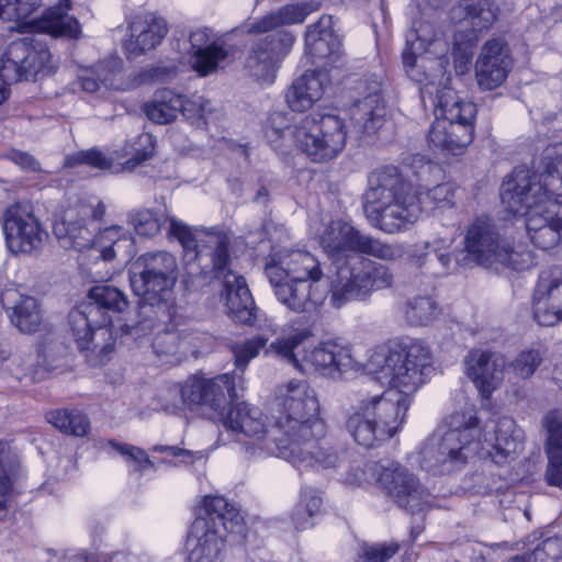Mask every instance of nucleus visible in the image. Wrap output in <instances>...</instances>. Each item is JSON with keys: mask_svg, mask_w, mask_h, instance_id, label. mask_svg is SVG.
Listing matches in <instances>:
<instances>
[{"mask_svg": "<svg viewBox=\"0 0 562 562\" xmlns=\"http://www.w3.org/2000/svg\"><path fill=\"white\" fill-rule=\"evenodd\" d=\"M305 359L316 370L335 369L344 372L356 367L350 348L336 340L318 344L306 353Z\"/></svg>", "mask_w": 562, "mask_h": 562, "instance_id": "72a5a7b5", "label": "nucleus"}, {"mask_svg": "<svg viewBox=\"0 0 562 562\" xmlns=\"http://www.w3.org/2000/svg\"><path fill=\"white\" fill-rule=\"evenodd\" d=\"M562 542L558 538H547L538 544L532 553L528 555H517L508 562H554L551 555L561 551Z\"/></svg>", "mask_w": 562, "mask_h": 562, "instance_id": "603ef678", "label": "nucleus"}, {"mask_svg": "<svg viewBox=\"0 0 562 562\" xmlns=\"http://www.w3.org/2000/svg\"><path fill=\"white\" fill-rule=\"evenodd\" d=\"M109 445L120 454L127 457L128 459L138 463L139 470H145L153 467V462L144 449L132 445L120 443L114 440L109 441Z\"/></svg>", "mask_w": 562, "mask_h": 562, "instance_id": "5fc2aeb1", "label": "nucleus"}, {"mask_svg": "<svg viewBox=\"0 0 562 562\" xmlns=\"http://www.w3.org/2000/svg\"><path fill=\"white\" fill-rule=\"evenodd\" d=\"M245 387V379L235 371L206 379L189 376L179 389L182 402L187 405L205 406L220 413L228 401L236 400Z\"/></svg>", "mask_w": 562, "mask_h": 562, "instance_id": "2eb2a0df", "label": "nucleus"}, {"mask_svg": "<svg viewBox=\"0 0 562 562\" xmlns=\"http://www.w3.org/2000/svg\"><path fill=\"white\" fill-rule=\"evenodd\" d=\"M295 41L289 31H281L260 40L246 60L249 75L262 82L271 83L279 63L289 54Z\"/></svg>", "mask_w": 562, "mask_h": 562, "instance_id": "412c9836", "label": "nucleus"}, {"mask_svg": "<svg viewBox=\"0 0 562 562\" xmlns=\"http://www.w3.org/2000/svg\"><path fill=\"white\" fill-rule=\"evenodd\" d=\"M168 235L177 239L186 250H194L200 261L205 254L213 278L223 279L222 297L228 313L236 322L251 325L256 319L255 302L244 277L236 274L231 268L228 234L209 229L196 236L184 223L170 218Z\"/></svg>", "mask_w": 562, "mask_h": 562, "instance_id": "423d86ee", "label": "nucleus"}, {"mask_svg": "<svg viewBox=\"0 0 562 562\" xmlns=\"http://www.w3.org/2000/svg\"><path fill=\"white\" fill-rule=\"evenodd\" d=\"M187 538V562H223L226 532H241L239 510L222 496H205Z\"/></svg>", "mask_w": 562, "mask_h": 562, "instance_id": "9d476101", "label": "nucleus"}, {"mask_svg": "<svg viewBox=\"0 0 562 562\" xmlns=\"http://www.w3.org/2000/svg\"><path fill=\"white\" fill-rule=\"evenodd\" d=\"M426 303H427V305L429 306V308H430L431 311H435V310L437 308L436 303H435V301H434V300H431V299H427V300H426Z\"/></svg>", "mask_w": 562, "mask_h": 562, "instance_id": "774afa93", "label": "nucleus"}, {"mask_svg": "<svg viewBox=\"0 0 562 562\" xmlns=\"http://www.w3.org/2000/svg\"><path fill=\"white\" fill-rule=\"evenodd\" d=\"M514 67L507 43L502 38L486 41L475 61V79L482 90L502 86Z\"/></svg>", "mask_w": 562, "mask_h": 562, "instance_id": "5701e85b", "label": "nucleus"}, {"mask_svg": "<svg viewBox=\"0 0 562 562\" xmlns=\"http://www.w3.org/2000/svg\"><path fill=\"white\" fill-rule=\"evenodd\" d=\"M80 87L82 90L87 92H95L100 87V81L106 82L109 81V77L104 76L102 79L98 80L95 78H92L90 76H82L80 77Z\"/></svg>", "mask_w": 562, "mask_h": 562, "instance_id": "e2e57ef3", "label": "nucleus"}, {"mask_svg": "<svg viewBox=\"0 0 562 562\" xmlns=\"http://www.w3.org/2000/svg\"><path fill=\"white\" fill-rule=\"evenodd\" d=\"M127 239L122 238V229L120 227H106L103 231L94 234V240L90 247L91 257L95 259L94 267H99V259L102 261H110L115 258L116 249L121 243H126Z\"/></svg>", "mask_w": 562, "mask_h": 562, "instance_id": "58836bf2", "label": "nucleus"}, {"mask_svg": "<svg viewBox=\"0 0 562 562\" xmlns=\"http://www.w3.org/2000/svg\"><path fill=\"white\" fill-rule=\"evenodd\" d=\"M50 59L49 50L34 46L29 38L11 42L5 52L4 60L0 59V104L9 97L10 80H31L44 72Z\"/></svg>", "mask_w": 562, "mask_h": 562, "instance_id": "dca6fc26", "label": "nucleus"}, {"mask_svg": "<svg viewBox=\"0 0 562 562\" xmlns=\"http://www.w3.org/2000/svg\"><path fill=\"white\" fill-rule=\"evenodd\" d=\"M325 254L336 263L351 256L367 255L384 261H396L405 251L400 244H387L370 235L362 234L342 220L331 221L319 236Z\"/></svg>", "mask_w": 562, "mask_h": 562, "instance_id": "f8f14e48", "label": "nucleus"}, {"mask_svg": "<svg viewBox=\"0 0 562 562\" xmlns=\"http://www.w3.org/2000/svg\"><path fill=\"white\" fill-rule=\"evenodd\" d=\"M465 374L480 394L488 398L503 381L505 361L490 351L473 349L464 359Z\"/></svg>", "mask_w": 562, "mask_h": 562, "instance_id": "a878e982", "label": "nucleus"}, {"mask_svg": "<svg viewBox=\"0 0 562 562\" xmlns=\"http://www.w3.org/2000/svg\"><path fill=\"white\" fill-rule=\"evenodd\" d=\"M3 231L9 250L15 255L37 252L48 239V233L34 215L32 206L23 203H14L7 209Z\"/></svg>", "mask_w": 562, "mask_h": 562, "instance_id": "f3484780", "label": "nucleus"}, {"mask_svg": "<svg viewBox=\"0 0 562 562\" xmlns=\"http://www.w3.org/2000/svg\"><path fill=\"white\" fill-rule=\"evenodd\" d=\"M541 165V173L516 168L501 199L509 213L525 216L531 243L547 250L562 244V140L543 149Z\"/></svg>", "mask_w": 562, "mask_h": 562, "instance_id": "f03ea898", "label": "nucleus"}, {"mask_svg": "<svg viewBox=\"0 0 562 562\" xmlns=\"http://www.w3.org/2000/svg\"><path fill=\"white\" fill-rule=\"evenodd\" d=\"M322 498L312 490H305L301 495L300 504L292 516L297 530L307 529L313 526L312 518L318 513Z\"/></svg>", "mask_w": 562, "mask_h": 562, "instance_id": "49530a36", "label": "nucleus"}, {"mask_svg": "<svg viewBox=\"0 0 562 562\" xmlns=\"http://www.w3.org/2000/svg\"><path fill=\"white\" fill-rule=\"evenodd\" d=\"M221 422L226 430L234 434H243L256 440L265 439L268 436L269 440L273 442L272 428L268 429L267 417L260 408L248 403L240 402L232 406L222 416Z\"/></svg>", "mask_w": 562, "mask_h": 562, "instance_id": "c756f323", "label": "nucleus"}, {"mask_svg": "<svg viewBox=\"0 0 562 562\" xmlns=\"http://www.w3.org/2000/svg\"><path fill=\"white\" fill-rule=\"evenodd\" d=\"M9 461L10 453L7 449V445L0 442V520L8 515L10 497L13 488Z\"/></svg>", "mask_w": 562, "mask_h": 562, "instance_id": "8fccbe9b", "label": "nucleus"}, {"mask_svg": "<svg viewBox=\"0 0 562 562\" xmlns=\"http://www.w3.org/2000/svg\"><path fill=\"white\" fill-rule=\"evenodd\" d=\"M190 64L199 76L205 77L217 70L227 57L224 45L215 38L209 27H198L190 32Z\"/></svg>", "mask_w": 562, "mask_h": 562, "instance_id": "bb28decb", "label": "nucleus"}, {"mask_svg": "<svg viewBox=\"0 0 562 562\" xmlns=\"http://www.w3.org/2000/svg\"><path fill=\"white\" fill-rule=\"evenodd\" d=\"M502 244L501 234L490 216H479L468 226L465 250L480 266L493 267V260Z\"/></svg>", "mask_w": 562, "mask_h": 562, "instance_id": "393cba45", "label": "nucleus"}, {"mask_svg": "<svg viewBox=\"0 0 562 562\" xmlns=\"http://www.w3.org/2000/svg\"><path fill=\"white\" fill-rule=\"evenodd\" d=\"M79 165H87L91 168L108 170L112 168L113 158L108 157L99 149L79 150L70 154L64 159V167L74 168Z\"/></svg>", "mask_w": 562, "mask_h": 562, "instance_id": "09e8293b", "label": "nucleus"}, {"mask_svg": "<svg viewBox=\"0 0 562 562\" xmlns=\"http://www.w3.org/2000/svg\"><path fill=\"white\" fill-rule=\"evenodd\" d=\"M495 257L496 258L495 260H493L492 267L494 269L503 267L516 271H524L529 269L535 263L532 251H530L524 245L510 247L507 244L503 243L499 249L497 250Z\"/></svg>", "mask_w": 562, "mask_h": 562, "instance_id": "ea45409f", "label": "nucleus"}, {"mask_svg": "<svg viewBox=\"0 0 562 562\" xmlns=\"http://www.w3.org/2000/svg\"><path fill=\"white\" fill-rule=\"evenodd\" d=\"M401 315L408 326H419L422 324V296L419 293L413 294L407 289L401 304Z\"/></svg>", "mask_w": 562, "mask_h": 562, "instance_id": "864d4df0", "label": "nucleus"}, {"mask_svg": "<svg viewBox=\"0 0 562 562\" xmlns=\"http://www.w3.org/2000/svg\"><path fill=\"white\" fill-rule=\"evenodd\" d=\"M11 357V347L4 341L0 340V366L8 361Z\"/></svg>", "mask_w": 562, "mask_h": 562, "instance_id": "0e129e2a", "label": "nucleus"}, {"mask_svg": "<svg viewBox=\"0 0 562 562\" xmlns=\"http://www.w3.org/2000/svg\"><path fill=\"white\" fill-rule=\"evenodd\" d=\"M169 217L162 211L144 209L130 215V222L135 233L143 237H154L161 231L162 225L169 222Z\"/></svg>", "mask_w": 562, "mask_h": 562, "instance_id": "79ce46f5", "label": "nucleus"}, {"mask_svg": "<svg viewBox=\"0 0 562 562\" xmlns=\"http://www.w3.org/2000/svg\"><path fill=\"white\" fill-rule=\"evenodd\" d=\"M393 284V273L381 263L362 255L351 256L337 265V279L333 284L330 304L340 308L351 300L363 299L371 292Z\"/></svg>", "mask_w": 562, "mask_h": 562, "instance_id": "ddd939ff", "label": "nucleus"}, {"mask_svg": "<svg viewBox=\"0 0 562 562\" xmlns=\"http://www.w3.org/2000/svg\"><path fill=\"white\" fill-rule=\"evenodd\" d=\"M88 299L89 301L85 302L87 305H94L101 314L110 319V311L123 312L128 305L125 294L117 288L108 284L92 286L88 292Z\"/></svg>", "mask_w": 562, "mask_h": 562, "instance_id": "4c0bfd02", "label": "nucleus"}, {"mask_svg": "<svg viewBox=\"0 0 562 562\" xmlns=\"http://www.w3.org/2000/svg\"><path fill=\"white\" fill-rule=\"evenodd\" d=\"M422 50V38L416 27L406 33V46L402 53L403 66L407 77L419 83L422 79V69L417 65L418 55Z\"/></svg>", "mask_w": 562, "mask_h": 562, "instance_id": "a18cd8bd", "label": "nucleus"}, {"mask_svg": "<svg viewBox=\"0 0 562 562\" xmlns=\"http://www.w3.org/2000/svg\"><path fill=\"white\" fill-rule=\"evenodd\" d=\"M70 0H60L58 5L50 8L44 19V29L54 36L79 38L81 27L79 22L67 14Z\"/></svg>", "mask_w": 562, "mask_h": 562, "instance_id": "c9c22d12", "label": "nucleus"}, {"mask_svg": "<svg viewBox=\"0 0 562 562\" xmlns=\"http://www.w3.org/2000/svg\"><path fill=\"white\" fill-rule=\"evenodd\" d=\"M265 136L276 150H283L291 140L310 160L327 162L345 148L347 130L344 120L330 113L308 114L291 126L283 114L274 113L268 119Z\"/></svg>", "mask_w": 562, "mask_h": 562, "instance_id": "6e6552de", "label": "nucleus"}, {"mask_svg": "<svg viewBox=\"0 0 562 562\" xmlns=\"http://www.w3.org/2000/svg\"><path fill=\"white\" fill-rule=\"evenodd\" d=\"M341 43L333 30L330 15H323L315 24L306 27L305 50L316 60L327 59L334 63L340 55Z\"/></svg>", "mask_w": 562, "mask_h": 562, "instance_id": "2f4dec72", "label": "nucleus"}, {"mask_svg": "<svg viewBox=\"0 0 562 562\" xmlns=\"http://www.w3.org/2000/svg\"><path fill=\"white\" fill-rule=\"evenodd\" d=\"M476 112L473 102L461 100L452 90H442L428 131L429 146L453 155L461 154L473 140Z\"/></svg>", "mask_w": 562, "mask_h": 562, "instance_id": "9b49d317", "label": "nucleus"}, {"mask_svg": "<svg viewBox=\"0 0 562 562\" xmlns=\"http://www.w3.org/2000/svg\"><path fill=\"white\" fill-rule=\"evenodd\" d=\"M111 319L106 318L94 305L80 304L69 313V326L80 349H89L101 353L113 350L114 338L110 328Z\"/></svg>", "mask_w": 562, "mask_h": 562, "instance_id": "a211bd4d", "label": "nucleus"}, {"mask_svg": "<svg viewBox=\"0 0 562 562\" xmlns=\"http://www.w3.org/2000/svg\"><path fill=\"white\" fill-rule=\"evenodd\" d=\"M398 551L396 543L366 547L364 558L371 562H385Z\"/></svg>", "mask_w": 562, "mask_h": 562, "instance_id": "13d9d810", "label": "nucleus"}, {"mask_svg": "<svg viewBox=\"0 0 562 562\" xmlns=\"http://www.w3.org/2000/svg\"><path fill=\"white\" fill-rule=\"evenodd\" d=\"M265 273L278 301L294 313H314L323 304L326 290L319 282L325 273L312 252L286 250L265 266Z\"/></svg>", "mask_w": 562, "mask_h": 562, "instance_id": "0eeeda50", "label": "nucleus"}, {"mask_svg": "<svg viewBox=\"0 0 562 562\" xmlns=\"http://www.w3.org/2000/svg\"><path fill=\"white\" fill-rule=\"evenodd\" d=\"M10 319L22 333L36 331L42 323V314L36 299L20 295V299L11 307Z\"/></svg>", "mask_w": 562, "mask_h": 562, "instance_id": "e433bc0d", "label": "nucleus"}, {"mask_svg": "<svg viewBox=\"0 0 562 562\" xmlns=\"http://www.w3.org/2000/svg\"><path fill=\"white\" fill-rule=\"evenodd\" d=\"M156 452H168L173 457H188L191 461H193L196 458H202L201 452H192L190 450L181 449L176 446H160L157 445L153 448Z\"/></svg>", "mask_w": 562, "mask_h": 562, "instance_id": "680f3d73", "label": "nucleus"}, {"mask_svg": "<svg viewBox=\"0 0 562 562\" xmlns=\"http://www.w3.org/2000/svg\"><path fill=\"white\" fill-rule=\"evenodd\" d=\"M311 336L312 330L308 328L295 329L290 335L280 337L271 342L267 348L266 353L274 355L289 363L296 364L297 359L294 350Z\"/></svg>", "mask_w": 562, "mask_h": 562, "instance_id": "37998d69", "label": "nucleus"}, {"mask_svg": "<svg viewBox=\"0 0 562 562\" xmlns=\"http://www.w3.org/2000/svg\"><path fill=\"white\" fill-rule=\"evenodd\" d=\"M48 422L65 434L85 436L90 424L85 414L79 411L57 409L48 414Z\"/></svg>", "mask_w": 562, "mask_h": 562, "instance_id": "a19ab883", "label": "nucleus"}, {"mask_svg": "<svg viewBox=\"0 0 562 562\" xmlns=\"http://www.w3.org/2000/svg\"><path fill=\"white\" fill-rule=\"evenodd\" d=\"M136 143L142 146V148H135L132 157L125 161L126 169H133L153 156L154 142L151 135L146 133L140 134Z\"/></svg>", "mask_w": 562, "mask_h": 562, "instance_id": "6e6d98bb", "label": "nucleus"}, {"mask_svg": "<svg viewBox=\"0 0 562 562\" xmlns=\"http://www.w3.org/2000/svg\"><path fill=\"white\" fill-rule=\"evenodd\" d=\"M450 20L460 27L453 35V64L460 75L469 70L481 32L497 20L498 9L487 0H460L450 10Z\"/></svg>", "mask_w": 562, "mask_h": 562, "instance_id": "4468645a", "label": "nucleus"}, {"mask_svg": "<svg viewBox=\"0 0 562 562\" xmlns=\"http://www.w3.org/2000/svg\"><path fill=\"white\" fill-rule=\"evenodd\" d=\"M40 4V0H0V19L23 21L31 16Z\"/></svg>", "mask_w": 562, "mask_h": 562, "instance_id": "3c124183", "label": "nucleus"}, {"mask_svg": "<svg viewBox=\"0 0 562 562\" xmlns=\"http://www.w3.org/2000/svg\"><path fill=\"white\" fill-rule=\"evenodd\" d=\"M317 8L310 2L288 3L249 26V33H266L284 25L300 24Z\"/></svg>", "mask_w": 562, "mask_h": 562, "instance_id": "f704fd0d", "label": "nucleus"}, {"mask_svg": "<svg viewBox=\"0 0 562 562\" xmlns=\"http://www.w3.org/2000/svg\"><path fill=\"white\" fill-rule=\"evenodd\" d=\"M268 195V191L265 187L259 188L256 194V200L259 201L261 198H266Z\"/></svg>", "mask_w": 562, "mask_h": 562, "instance_id": "338daca9", "label": "nucleus"}, {"mask_svg": "<svg viewBox=\"0 0 562 562\" xmlns=\"http://www.w3.org/2000/svg\"><path fill=\"white\" fill-rule=\"evenodd\" d=\"M364 368L392 386L380 394L364 395L346 419V430L355 442L370 449L392 439L406 420L409 394L422 384V342L378 346Z\"/></svg>", "mask_w": 562, "mask_h": 562, "instance_id": "f257e3e1", "label": "nucleus"}, {"mask_svg": "<svg viewBox=\"0 0 562 562\" xmlns=\"http://www.w3.org/2000/svg\"><path fill=\"white\" fill-rule=\"evenodd\" d=\"M78 214L80 217L75 218L72 212H67L61 221L54 224L53 231L61 247L72 248L80 252L90 251L97 226L93 221L89 220L88 207L82 206Z\"/></svg>", "mask_w": 562, "mask_h": 562, "instance_id": "c85d7f7f", "label": "nucleus"}, {"mask_svg": "<svg viewBox=\"0 0 562 562\" xmlns=\"http://www.w3.org/2000/svg\"><path fill=\"white\" fill-rule=\"evenodd\" d=\"M546 355L547 348L543 345L538 344L520 351L510 362V368L517 376L521 379H529L542 363Z\"/></svg>", "mask_w": 562, "mask_h": 562, "instance_id": "c03bdc74", "label": "nucleus"}, {"mask_svg": "<svg viewBox=\"0 0 562 562\" xmlns=\"http://www.w3.org/2000/svg\"><path fill=\"white\" fill-rule=\"evenodd\" d=\"M381 81L375 77L368 88L367 95L351 108V125L359 135H372L385 122L386 108L381 97Z\"/></svg>", "mask_w": 562, "mask_h": 562, "instance_id": "cd10ccee", "label": "nucleus"}, {"mask_svg": "<svg viewBox=\"0 0 562 562\" xmlns=\"http://www.w3.org/2000/svg\"><path fill=\"white\" fill-rule=\"evenodd\" d=\"M130 282L133 292L142 297L143 319L135 326L136 331L156 330L154 346L160 340H175L168 324L176 323L177 307L171 296L178 280L177 258L164 250L143 254L133 265Z\"/></svg>", "mask_w": 562, "mask_h": 562, "instance_id": "39448f33", "label": "nucleus"}, {"mask_svg": "<svg viewBox=\"0 0 562 562\" xmlns=\"http://www.w3.org/2000/svg\"><path fill=\"white\" fill-rule=\"evenodd\" d=\"M368 220L381 231L393 234L419 218V188L395 168L372 172L363 194Z\"/></svg>", "mask_w": 562, "mask_h": 562, "instance_id": "1a4fd4ad", "label": "nucleus"}, {"mask_svg": "<svg viewBox=\"0 0 562 562\" xmlns=\"http://www.w3.org/2000/svg\"><path fill=\"white\" fill-rule=\"evenodd\" d=\"M532 315L540 326L562 322V267L542 269L532 291Z\"/></svg>", "mask_w": 562, "mask_h": 562, "instance_id": "aec40b11", "label": "nucleus"}, {"mask_svg": "<svg viewBox=\"0 0 562 562\" xmlns=\"http://www.w3.org/2000/svg\"><path fill=\"white\" fill-rule=\"evenodd\" d=\"M11 159L22 169L36 171L40 169L38 161L30 154L24 151H14L11 154Z\"/></svg>", "mask_w": 562, "mask_h": 562, "instance_id": "bf43d9fd", "label": "nucleus"}, {"mask_svg": "<svg viewBox=\"0 0 562 562\" xmlns=\"http://www.w3.org/2000/svg\"><path fill=\"white\" fill-rule=\"evenodd\" d=\"M276 398L280 407L271 432L276 450L266 445L269 452L297 467L335 468L340 453L326 438L315 391L306 381L291 380L278 386Z\"/></svg>", "mask_w": 562, "mask_h": 562, "instance_id": "7ed1b4c3", "label": "nucleus"}, {"mask_svg": "<svg viewBox=\"0 0 562 562\" xmlns=\"http://www.w3.org/2000/svg\"><path fill=\"white\" fill-rule=\"evenodd\" d=\"M454 190L450 183H440L428 190L427 200L434 203L436 207L450 206L453 203Z\"/></svg>", "mask_w": 562, "mask_h": 562, "instance_id": "4d7b16f0", "label": "nucleus"}, {"mask_svg": "<svg viewBox=\"0 0 562 562\" xmlns=\"http://www.w3.org/2000/svg\"><path fill=\"white\" fill-rule=\"evenodd\" d=\"M438 430L442 472L458 470L476 456L503 464L522 449L521 430L513 418L505 416L492 420L482 430L473 407L452 413Z\"/></svg>", "mask_w": 562, "mask_h": 562, "instance_id": "20e7f679", "label": "nucleus"}, {"mask_svg": "<svg viewBox=\"0 0 562 562\" xmlns=\"http://www.w3.org/2000/svg\"><path fill=\"white\" fill-rule=\"evenodd\" d=\"M124 50L130 57L144 55L157 46L168 34L167 21L155 12H145L133 18Z\"/></svg>", "mask_w": 562, "mask_h": 562, "instance_id": "b1692460", "label": "nucleus"}, {"mask_svg": "<svg viewBox=\"0 0 562 562\" xmlns=\"http://www.w3.org/2000/svg\"><path fill=\"white\" fill-rule=\"evenodd\" d=\"M542 426L547 431L544 449L548 458L544 481L549 486L562 490V413L558 409L548 412Z\"/></svg>", "mask_w": 562, "mask_h": 562, "instance_id": "7c9ffc66", "label": "nucleus"}, {"mask_svg": "<svg viewBox=\"0 0 562 562\" xmlns=\"http://www.w3.org/2000/svg\"><path fill=\"white\" fill-rule=\"evenodd\" d=\"M325 79L326 76L316 70L305 71L296 78L285 94L289 108L295 112L310 110L323 97Z\"/></svg>", "mask_w": 562, "mask_h": 562, "instance_id": "473e14b6", "label": "nucleus"}, {"mask_svg": "<svg viewBox=\"0 0 562 562\" xmlns=\"http://www.w3.org/2000/svg\"><path fill=\"white\" fill-rule=\"evenodd\" d=\"M105 213V206L103 203L99 202L95 209L92 211L91 216L93 218H101Z\"/></svg>", "mask_w": 562, "mask_h": 562, "instance_id": "69168bd1", "label": "nucleus"}, {"mask_svg": "<svg viewBox=\"0 0 562 562\" xmlns=\"http://www.w3.org/2000/svg\"><path fill=\"white\" fill-rule=\"evenodd\" d=\"M378 482L393 498L396 505L414 515L422 509V490L419 480L397 462L375 467Z\"/></svg>", "mask_w": 562, "mask_h": 562, "instance_id": "4be33fe9", "label": "nucleus"}, {"mask_svg": "<svg viewBox=\"0 0 562 562\" xmlns=\"http://www.w3.org/2000/svg\"><path fill=\"white\" fill-rule=\"evenodd\" d=\"M175 75V70L168 67H155L143 72L140 82L164 81Z\"/></svg>", "mask_w": 562, "mask_h": 562, "instance_id": "052dcab7", "label": "nucleus"}, {"mask_svg": "<svg viewBox=\"0 0 562 562\" xmlns=\"http://www.w3.org/2000/svg\"><path fill=\"white\" fill-rule=\"evenodd\" d=\"M266 345L267 339L263 336H255L245 341L234 344L232 346V352L234 355L235 367L239 371L235 372L244 376L249 361L256 358Z\"/></svg>", "mask_w": 562, "mask_h": 562, "instance_id": "de8ad7c7", "label": "nucleus"}, {"mask_svg": "<svg viewBox=\"0 0 562 562\" xmlns=\"http://www.w3.org/2000/svg\"><path fill=\"white\" fill-rule=\"evenodd\" d=\"M205 106L206 102L202 97H186L165 88L157 90L143 109L149 121L168 124L173 122L179 114L188 121L196 122L203 117Z\"/></svg>", "mask_w": 562, "mask_h": 562, "instance_id": "6ab92c4d", "label": "nucleus"}]
</instances>
